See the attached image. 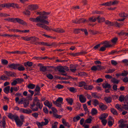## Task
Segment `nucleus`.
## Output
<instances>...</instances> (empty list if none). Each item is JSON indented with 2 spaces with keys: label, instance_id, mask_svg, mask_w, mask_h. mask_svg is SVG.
I'll return each instance as SVG.
<instances>
[{
  "label": "nucleus",
  "instance_id": "obj_1",
  "mask_svg": "<svg viewBox=\"0 0 128 128\" xmlns=\"http://www.w3.org/2000/svg\"><path fill=\"white\" fill-rule=\"evenodd\" d=\"M36 14L39 16L36 18H30L29 19L30 20L33 22H36V26L42 28L47 30H51V29L48 26L49 22L46 20L48 18V15L50 14L51 12H46L45 11H36Z\"/></svg>",
  "mask_w": 128,
  "mask_h": 128
},
{
  "label": "nucleus",
  "instance_id": "obj_2",
  "mask_svg": "<svg viewBox=\"0 0 128 128\" xmlns=\"http://www.w3.org/2000/svg\"><path fill=\"white\" fill-rule=\"evenodd\" d=\"M30 108L33 111H37L38 110V107L41 110L43 107V105L41 106V108H40V106L38 105H37V104L34 102L31 103L30 104Z\"/></svg>",
  "mask_w": 128,
  "mask_h": 128
},
{
  "label": "nucleus",
  "instance_id": "obj_3",
  "mask_svg": "<svg viewBox=\"0 0 128 128\" xmlns=\"http://www.w3.org/2000/svg\"><path fill=\"white\" fill-rule=\"evenodd\" d=\"M44 122H37L36 124L38 125V128H42L43 126L47 125L49 122V121L47 119H44Z\"/></svg>",
  "mask_w": 128,
  "mask_h": 128
},
{
  "label": "nucleus",
  "instance_id": "obj_4",
  "mask_svg": "<svg viewBox=\"0 0 128 128\" xmlns=\"http://www.w3.org/2000/svg\"><path fill=\"white\" fill-rule=\"evenodd\" d=\"M27 8L28 9L31 11H33L38 10L39 8V6L37 4H30L29 5Z\"/></svg>",
  "mask_w": 128,
  "mask_h": 128
},
{
  "label": "nucleus",
  "instance_id": "obj_5",
  "mask_svg": "<svg viewBox=\"0 0 128 128\" xmlns=\"http://www.w3.org/2000/svg\"><path fill=\"white\" fill-rule=\"evenodd\" d=\"M63 99L61 97H59L55 101H53V103L56 106L61 107Z\"/></svg>",
  "mask_w": 128,
  "mask_h": 128
},
{
  "label": "nucleus",
  "instance_id": "obj_6",
  "mask_svg": "<svg viewBox=\"0 0 128 128\" xmlns=\"http://www.w3.org/2000/svg\"><path fill=\"white\" fill-rule=\"evenodd\" d=\"M51 30L52 31L58 32L59 33H62L65 32L64 30L62 28H53V29H51Z\"/></svg>",
  "mask_w": 128,
  "mask_h": 128
},
{
  "label": "nucleus",
  "instance_id": "obj_7",
  "mask_svg": "<svg viewBox=\"0 0 128 128\" xmlns=\"http://www.w3.org/2000/svg\"><path fill=\"white\" fill-rule=\"evenodd\" d=\"M20 112L28 114H29L32 112V110L30 109H25L23 108H20Z\"/></svg>",
  "mask_w": 128,
  "mask_h": 128
},
{
  "label": "nucleus",
  "instance_id": "obj_8",
  "mask_svg": "<svg viewBox=\"0 0 128 128\" xmlns=\"http://www.w3.org/2000/svg\"><path fill=\"white\" fill-rule=\"evenodd\" d=\"M87 52L85 51H82L76 53H69V55L71 56H76L79 55H82V54H86Z\"/></svg>",
  "mask_w": 128,
  "mask_h": 128
},
{
  "label": "nucleus",
  "instance_id": "obj_9",
  "mask_svg": "<svg viewBox=\"0 0 128 128\" xmlns=\"http://www.w3.org/2000/svg\"><path fill=\"white\" fill-rule=\"evenodd\" d=\"M8 117L9 118L13 120H14L15 121L16 120L18 116L17 115L13 114L12 113H9L8 115Z\"/></svg>",
  "mask_w": 128,
  "mask_h": 128
},
{
  "label": "nucleus",
  "instance_id": "obj_10",
  "mask_svg": "<svg viewBox=\"0 0 128 128\" xmlns=\"http://www.w3.org/2000/svg\"><path fill=\"white\" fill-rule=\"evenodd\" d=\"M114 123V120L113 118L110 116L108 118V125L111 127Z\"/></svg>",
  "mask_w": 128,
  "mask_h": 128
},
{
  "label": "nucleus",
  "instance_id": "obj_11",
  "mask_svg": "<svg viewBox=\"0 0 128 128\" xmlns=\"http://www.w3.org/2000/svg\"><path fill=\"white\" fill-rule=\"evenodd\" d=\"M52 110L53 112V114L54 117L57 118H60L62 117L61 116L58 115L56 114L57 110L56 109L54 108H52Z\"/></svg>",
  "mask_w": 128,
  "mask_h": 128
},
{
  "label": "nucleus",
  "instance_id": "obj_12",
  "mask_svg": "<svg viewBox=\"0 0 128 128\" xmlns=\"http://www.w3.org/2000/svg\"><path fill=\"white\" fill-rule=\"evenodd\" d=\"M19 89V86H14V87H11L10 90V92L11 93V95H13L14 94L13 92V90L17 92L18 91Z\"/></svg>",
  "mask_w": 128,
  "mask_h": 128
},
{
  "label": "nucleus",
  "instance_id": "obj_13",
  "mask_svg": "<svg viewBox=\"0 0 128 128\" xmlns=\"http://www.w3.org/2000/svg\"><path fill=\"white\" fill-rule=\"evenodd\" d=\"M38 66L40 67V71L44 72L46 71L47 69L46 66H44L41 64H38Z\"/></svg>",
  "mask_w": 128,
  "mask_h": 128
},
{
  "label": "nucleus",
  "instance_id": "obj_14",
  "mask_svg": "<svg viewBox=\"0 0 128 128\" xmlns=\"http://www.w3.org/2000/svg\"><path fill=\"white\" fill-rule=\"evenodd\" d=\"M5 116H3L2 120L0 121V126L2 127L3 128H6V122Z\"/></svg>",
  "mask_w": 128,
  "mask_h": 128
},
{
  "label": "nucleus",
  "instance_id": "obj_15",
  "mask_svg": "<svg viewBox=\"0 0 128 128\" xmlns=\"http://www.w3.org/2000/svg\"><path fill=\"white\" fill-rule=\"evenodd\" d=\"M35 102H36V104H37V105H38L40 106V108L41 107V106H42V105H43L42 103H40V100L38 99L37 96H36L34 98L33 101L32 102L35 103Z\"/></svg>",
  "mask_w": 128,
  "mask_h": 128
},
{
  "label": "nucleus",
  "instance_id": "obj_16",
  "mask_svg": "<svg viewBox=\"0 0 128 128\" xmlns=\"http://www.w3.org/2000/svg\"><path fill=\"white\" fill-rule=\"evenodd\" d=\"M17 125L19 127H20L22 126L23 124L24 121H21L19 119V117L17 118V120L15 121Z\"/></svg>",
  "mask_w": 128,
  "mask_h": 128
},
{
  "label": "nucleus",
  "instance_id": "obj_17",
  "mask_svg": "<svg viewBox=\"0 0 128 128\" xmlns=\"http://www.w3.org/2000/svg\"><path fill=\"white\" fill-rule=\"evenodd\" d=\"M16 22L24 26H27V23L26 22L19 18H16Z\"/></svg>",
  "mask_w": 128,
  "mask_h": 128
},
{
  "label": "nucleus",
  "instance_id": "obj_18",
  "mask_svg": "<svg viewBox=\"0 0 128 128\" xmlns=\"http://www.w3.org/2000/svg\"><path fill=\"white\" fill-rule=\"evenodd\" d=\"M79 99L82 103H84L86 101V98L85 96L82 95H80L79 96Z\"/></svg>",
  "mask_w": 128,
  "mask_h": 128
},
{
  "label": "nucleus",
  "instance_id": "obj_19",
  "mask_svg": "<svg viewBox=\"0 0 128 128\" xmlns=\"http://www.w3.org/2000/svg\"><path fill=\"white\" fill-rule=\"evenodd\" d=\"M99 107L100 109L102 111L106 110L108 108L107 106L106 105L102 103H100Z\"/></svg>",
  "mask_w": 128,
  "mask_h": 128
},
{
  "label": "nucleus",
  "instance_id": "obj_20",
  "mask_svg": "<svg viewBox=\"0 0 128 128\" xmlns=\"http://www.w3.org/2000/svg\"><path fill=\"white\" fill-rule=\"evenodd\" d=\"M18 64H14L8 65L9 68L14 70L17 69V67L18 66Z\"/></svg>",
  "mask_w": 128,
  "mask_h": 128
},
{
  "label": "nucleus",
  "instance_id": "obj_21",
  "mask_svg": "<svg viewBox=\"0 0 128 128\" xmlns=\"http://www.w3.org/2000/svg\"><path fill=\"white\" fill-rule=\"evenodd\" d=\"M44 105L48 106L49 108H50L52 106L51 102H49L48 100H46L44 102Z\"/></svg>",
  "mask_w": 128,
  "mask_h": 128
},
{
  "label": "nucleus",
  "instance_id": "obj_22",
  "mask_svg": "<svg viewBox=\"0 0 128 128\" xmlns=\"http://www.w3.org/2000/svg\"><path fill=\"white\" fill-rule=\"evenodd\" d=\"M97 20H98V23L103 22L105 20V18L103 17H100L99 16L96 17Z\"/></svg>",
  "mask_w": 128,
  "mask_h": 128
},
{
  "label": "nucleus",
  "instance_id": "obj_23",
  "mask_svg": "<svg viewBox=\"0 0 128 128\" xmlns=\"http://www.w3.org/2000/svg\"><path fill=\"white\" fill-rule=\"evenodd\" d=\"M118 122L120 124L119 126L121 128H124L126 126V124H124V120H121L118 121Z\"/></svg>",
  "mask_w": 128,
  "mask_h": 128
},
{
  "label": "nucleus",
  "instance_id": "obj_24",
  "mask_svg": "<svg viewBox=\"0 0 128 128\" xmlns=\"http://www.w3.org/2000/svg\"><path fill=\"white\" fill-rule=\"evenodd\" d=\"M19 98L17 97H16L15 99V101L16 103H17L18 104H23V99L22 98H21L20 100H19Z\"/></svg>",
  "mask_w": 128,
  "mask_h": 128
},
{
  "label": "nucleus",
  "instance_id": "obj_25",
  "mask_svg": "<svg viewBox=\"0 0 128 128\" xmlns=\"http://www.w3.org/2000/svg\"><path fill=\"white\" fill-rule=\"evenodd\" d=\"M104 100L106 103H109L111 102L112 98L110 96H106L104 98Z\"/></svg>",
  "mask_w": 128,
  "mask_h": 128
},
{
  "label": "nucleus",
  "instance_id": "obj_26",
  "mask_svg": "<svg viewBox=\"0 0 128 128\" xmlns=\"http://www.w3.org/2000/svg\"><path fill=\"white\" fill-rule=\"evenodd\" d=\"M94 88V87L92 85H88L86 84L84 87V88L86 90H91Z\"/></svg>",
  "mask_w": 128,
  "mask_h": 128
},
{
  "label": "nucleus",
  "instance_id": "obj_27",
  "mask_svg": "<svg viewBox=\"0 0 128 128\" xmlns=\"http://www.w3.org/2000/svg\"><path fill=\"white\" fill-rule=\"evenodd\" d=\"M92 104L94 106H96L98 105H100L99 102L96 99H94L92 100Z\"/></svg>",
  "mask_w": 128,
  "mask_h": 128
},
{
  "label": "nucleus",
  "instance_id": "obj_28",
  "mask_svg": "<svg viewBox=\"0 0 128 128\" xmlns=\"http://www.w3.org/2000/svg\"><path fill=\"white\" fill-rule=\"evenodd\" d=\"M38 38L35 36L29 37V41L30 40L31 42L33 43L38 40Z\"/></svg>",
  "mask_w": 128,
  "mask_h": 128
},
{
  "label": "nucleus",
  "instance_id": "obj_29",
  "mask_svg": "<svg viewBox=\"0 0 128 128\" xmlns=\"http://www.w3.org/2000/svg\"><path fill=\"white\" fill-rule=\"evenodd\" d=\"M61 43H57L55 42H50V46H54L55 48L57 47H59Z\"/></svg>",
  "mask_w": 128,
  "mask_h": 128
},
{
  "label": "nucleus",
  "instance_id": "obj_30",
  "mask_svg": "<svg viewBox=\"0 0 128 128\" xmlns=\"http://www.w3.org/2000/svg\"><path fill=\"white\" fill-rule=\"evenodd\" d=\"M10 90V86H8L4 88V91L6 94H8Z\"/></svg>",
  "mask_w": 128,
  "mask_h": 128
},
{
  "label": "nucleus",
  "instance_id": "obj_31",
  "mask_svg": "<svg viewBox=\"0 0 128 128\" xmlns=\"http://www.w3.org/2000/svg\"><path fill=\"white\" fill-rule=\"evenodd\" d=\"M119 16L121 17L126 18L128 17V14L124 12H122L119 14Z\"/></svg>",
  "mask_w": 128,
  "mask_h": 128
},
{
  "label": "nucleus",
  "instance_id": "obj_32",
  "mask_svg": "<svg viewBox=\"0 0 128 128\" xmlns=\"http://www.w3.org/2000/svg\"><path fill=\"white\" fill-rule=\"evenodd\" d=\"M24 64L26 67H27V66L31 67L32 65L33 62H32L28 61L26 62H24Z\"/></svg>",
  "mask_w": 128,
  "mask_h": 128
},
{
  "label": "nucleus",
  "instance_id": "obj_33",
  "mask_svg": "<svg viewBox=\"0 0 128 128\" xmlns=\"http://www.w3.org/2000/svg\"><path fill=\"white\" fill-rule=\"evenodd\" d=\"M110 42L109 41H105L103 42L102 44H104V45L107 48L111 46V45L110 44Z\"/></svg>",
  "mask_w": 128,
  "mask_h": 128
},
{
  "label": "nucleus",
  "instance_id": "obj_34",
  "mask_svg": "<svg viewBox=\"0 0 128 128\" xmlns=\"http://www.w3.org/2000/svg\"><path fill=\"white\" fill-rule=\"evenodd\" d=\"M18 65L17 67V69L20 71H22L25 70V68L22 64H18Z\"/></svg>",
  "mask_w": 128,
  "mask_h": 128
},
{
  "label": "nucleus",
  "instance_id": "obj_35",
  "mask_svg": "<svg viewBox=\"0 0 128 128\" xmlns=\"http://www.w3.org/2000/svg\"><path fill=\"white\" fill-rule=\"evenodd\" d=\"M108 114L106 113H104L102 114L99 117L100 119H104L106 118L108 116Z\"/></svg>",
  "mask_w": 128,
  "mask_h": 128
},
{
  "label": "nucleus",
  "instance_id": "obj_36",
  "mask_svg": "<svg viewBox=\"0 0 128 128\" xmlns=\"http://www.w3.org/2000/svg\"><path fill=\"white\" fill-rule=\"evenodd\" d=\"M66 100L70 105H71L72 104L73 102V100L72 98H67L66 99Z\"/></svg>",
  "mask_w": 128,
  "mask_h": 128
},
{
  "label": "nucleus",
  "instance_id": "obj_37",
  "mask_svg": "<svg viewBox=\"0 0 128 128\" xmlns=\"http://www.w3.org/2000/svg\"><path fill=\"white\" fill-rule=\"evenodd\" d=\"M96 17L92 16L88 18V20L90 22H94L96 20Z\"/></svg>",
  "mask_w": 128,
  "mask_h": 128
},
{
  "label": "nucleus",
  "instance_id": "obj_38",
  "mask_svg": "<svg viewBox=\"0 0 128 128\" xmlns=\"http://www.w3.org/2000/svg\"><path fill=\"white\" fill-rule=\"evenodd\" d=\"M110 111L113 114L116 116L118 115V112L115 109L113 108H111L110 109Z\"/></svg>",
  "mask_w": 128,
  "mask_h": 128
},
{
  "label": "nucleus",
  "instance_id": "obj_39",
  "mask_svg": "<svg viewBox=\"0 0 128 128\" xmlns=\"http://www.w3.org/2000/svg\"><path fill=\"white\" fill-rule=\"evenodd\" d=\"M4 8L6 7L8 8L10 7H12V3H8L4 4Z\"/></svg>",
  "mask_w": 128,
  "mask_h": 128
},
{
  "label": "nucleus",
  "instance_id": "obj_40",
  "mask_svg": "<svg viewBox=\"0 0 128 128\" xmlns=\"http://www.w3.org/2000/svg\"><path fill=\"white\" fill-rule=\"evenodd\" d=\"M111 81L115 84H118L120 82V80H118L115 78H113L112 79Z\"/></svg>",
  "mask_w": 128,
  "mask_h": 128
},
{
  "label": "nucleus",
  "instance_id": "obj_41",
  "mask_svg": "<svg viewBox=\"0 0 128 128\" xmlns=\"http://www.w3.org/2000/svg\"><path fill=\"white\" fill-rule=\"evenodd\" d=\"M36 85L32 84L30 83L27 86V87L28 88L33 89L35 87Z\"/></svg>",
  "mask_w": 128,
  "mask_h": 128
},
{
  "label": "nucleus",
  "instance_id": "obj_42",
  "mask_svg": "<svg viewBox=\"0 0 128 128\" xmlns=\"http://www.w3.org/2000/svg\"><path fill=\"white\" fill-rule=\"evenodd\" d=\"M102 86L103 88H110L111 87V86L110 84L108 83L104 84H102Z\"/></svg>",
  "mask_w": 128,
  "mask_h": 128
},
{
  "label": "nucleus",
  "instance_id": "obj_43",
  "mask_svg": "<svg viewBox=\"0 0 128 128\" xmlns=\"http://www.w3.org/2000/svg\"><path fill=\"white\" fill-rule=\"evenodd\" d=\"M70 70L72 72H75L76 70V68L73 65H70Z\"/></svg>",
  "mask_w": 128,
  "mask_h": 128
},
{
  "label": "nucleus",
  "instance_id": "obj_44",
  "mask_svg": "<svg viewBox=\"0 0 128 128\" xmlns=\"http://www.w3.org/2000/svg\"><path fill=\"white\" fill-rule=\"evenodd\" d=\"M96 66V69L97 70H103L105 69V67L104 66H101L97 65L95 66Z\"/></svg>",
  "mask_w": 128,
  "mask_h": 128
},
{
  "label": "nucleus",
  "instance_id": "obj_45",
  "mask_svg": "<svg viewBox=\"0 0 128 128\" xmlns=\"http://www.w3.org/2000/svg\"><path fill=\"white\" fill-rule=\"evenodd\" d=\"M69 90L70 92L74 93L76 92L77 91V89L73 87H70Z\"/></svg>",
  "mask_w": 128,
  "mask_h": 128
},
{
  "label": "nucleus",
  "instance_id": "obj_46",
  "mask_svg": "<svg viewBox=\"0 0 128 128\" xmlns=\"http://www.w3.org/2000/svg\"><path fill=\"white\" fill-rule=\"evenodd\" d=\"M121 106V105L117 104L115 105V107L118 110L120 111H122V108L120 107Z\"/></svg>",
  "mask_w": 128,
  "mask_h": 128
},
{
  "label": "nucleus",
  "instance_id": "obj_47",
  "mask_svg": "<svg viewBox=\"0 0 128 128\" xmlns=\"http://www.w3.org/2000/svg\"><path fill=\"white\" fill-rule=\"evenodd\" d=\"M86 84L84 82L82 81L79 82L78 86L80 87H82L84 86V88L85 86H86Z\"/></svg>",
  "mask_w": 128,
  "mask_h": 128
},
{
  "label": "nucleus",
  "instance_id": "obj_48",
  "mask_svg": "<svg viewBox=\"0 0 128 128\" xmlns=\"http://www.w3.org/2000/svg\"><path fill=\"white\" fill-rule=\"evenodd\" d=\"M80 117L79 116H74L73 118V121L74 122H76L80 120Z\"/></svg>",
  "mask_w": 128,
  "mask_h": 128
},
{
  "label": "nucleus",
  "instance_id": "obj_49",
  "mask_svg": "<svg viewBox=\"0 0 128 128\" xmlns=\"http://www.w3.org/2000/svg\"><path fill=\"white\" fill-rule=\"evenodd\" d=\"M119 2L118 0H115L113 2L111 1V6H114L118 4Z\"/></svg>",
  "mask_w": 128,
  "mask_h": 128
},
{
  "label": "nucleus",
  "instance_id": "obj_50",
  "mask_svg": "<svg viewBox=\"0 0 128 128\" xmlns=\"http://www.w3.org/2000/svg\"><path fill=\"white\" fill-rule=\"evenodd\" d=\"M87 21L85 19L83 18H80L78 20V24H80L82 23H84Z\"/></svg>",
  "mask_w": 128,
  "mask_h": 128
},
{
  "label": "nucleus",
  "instance_id": "obj_51",
  "mask_svg": "<svg viewBox=\"0 0 128 128\" xmlns=\"http://www.w3.org/2000/svg\"><path fill=\"white\" fill-rule=\"evenodd\" d=\"M1 60L2 63L3 64L6 65L8 63V61L6 60L2 59Z\"/></svg>",
  "mask_w": 128,
  "mask_h": 128
},
{
  "label": "nucleus",
  "instance_id": "obj_52",
  "mask_svg": "<svg viewBox=\"0 0 128 128\" xmlns=\"http://www.w3.org/2000/svg\"><path fill=\"white\" fill-rule=\"evenodd\" d=\"M83 108L84 110L86 112V113H88L89 111L88 110L86 105V104H84L83 105Z\"/></svg>",
  "mask_w": 128,
  "mask_h": 128
},
{
  "label": "nucleus",
  "instance_id": "obj_53",
  "mask_svg": "<svg viewBox=\"0 0 128 128\" xmlns=\"http://www.w3.org/2000/svg\"><path fill=\"white\" fill-rule=\"evenodd\" d=\"M92 114L93 115H95L97 113V110L95 108H92L91 111Z\"/></svg>",
  "mask_w": 128,
  "mask_h": 128
},
{
  "label": "nucleus",
  "instance_id": "obj_54",
  "mask_svg": "<svg viewBox=\"0 0 128 128\" xmlns=\"http://www.w3.org/2000/svg\"><path fill=\"white\" fill-rule=\"evenodd\" d=\"M128 74V72L126 70H124L123 72H122L121 73L122 76H126Z\"/></svg>",
  "mask_w": 128,
  "mask_h": 128
},
{
  "label": "nucleus",
  "instance_id": "obj_55",
  "mask_svg": "<svg viewBox=\"0 0 128 128\" xmlns=\"http://www.w3.org/2000/svg\"><path fill=\"white\" fill-rule=\"evenodd\" d=\"M58 70L59 72L62 73H64L65 72V68L62 67H60L58 68Z\"/></svg>",
  "mask_w": 128,
  "mask_h": 128
},
{
  "label": "nucleus",
  "instance_id": "obj_56",
  "mask_svg": "<svg viewBox=\"0 0 128 128\" xmlns=\"http://www.w3.org/2000/svg\"><path fill=\"white\" fill-rule=\"evenodd\" d=\"M23 13L26 15H30V10H26L23 12Z\"/></svg>",
  "mask_w": 128,
  "mask_h": 128
},
{
  "label": "nucleus",
  "instance_id": "obj_57",
  "mask_svg": "<svg viewBox=\"0 0 128 128\" xmlns=\"http://www.w3.org/2000/svg\"><path fill=\"white\" fill-rule=\"evenodd\" d=\"M46 76L50 80H52L54 78V77L52 75L50 74H46Z\"/></svg>",
  "mask_w": 128,
  "mask_h": 128
},
{
  "label": "nucleus",
  "instance_id": "obj_58",
  "mask_svg": "<svg viewBox=\"0 0 128 128\" xmlns=\"http://www.w3.org/2000/svg\"><path fill=\"white\" fill-rule=\"evenodd\" d=\"M18 83L20 84L23 82L24 80L22 78H17L16 79Z\"/></svg>",
  "mask_w": 128,
  "mask_h": 128
},
{
  "label": "nucleus",
  "instance_id": "obj_59",
  "mask_svg": "<svg viewBox=\"0 0 128 128\" xmlns=\"http://www.w3.org/2000/svg\"><path fill=\"white\" fill-rule=\"evenodd\" d=\"M124 98V95H122L119 97L118 100L120 102H122L125 99Z\"/></svg>",
  "mask_w": 128,
  "mask_h": 128
},
{
  "label": "nucleus",
  "instance_id": "obj_60",
  "mask_svg": "<svg viewBox=\"0 0 128 128\" xmlns=\"http://www.w3.org/2000/svg\"><path fill=\"white\" fill-rule=\"evenodd\" d=\"M80 32V29L76 28L74 29L73 32L75 34H78Z\"/></svg>",
  "mask_w": 128,
  "mask_h": 128
},
{
  "label": "nucleus",
  "instance_id": "obj_61",
  "mask_svg": "<svg viewBox=\"0 0 128 128\" xmlns=\"http://www.w3.org/2000/svg\"><path fill=\"white\" fill-rule=\"evenodd\" d=\"M10 15L8 14H6L4 13H0V16L1 17H7L10 16Z\"/></svg>",
  "mask_w": 128,
  "mask_h": 128
},
{
  "label": "nucleus",
  "instance_id": "obj_62",
  "mask_svg": "<svg viewBox=\"0 0 128 128\" xmlns=\"http://www.w3.org/2000/svg\"><path fill=\"white\" fill-rule=\"evenodd\" d=\"M122 108L128 111V105L126 104H122Z\"/></svg>",
  "mask_w": 128,
  "mask_h": 128
},
{
  "label": "nucleus",
  "instance_id": "obj_63",
  "mask_svg": "<svg viewBox=\"0 0 128 128\" xmlns=\"http://www.w3.org/2000/svg\"><path fill=\"white\" fill-rule=\"evenodd\" d=\"M12 7L16 8H20L18 5V4L13 3H12Z\"/></svg>",
  "mask_w": 128,
  "mask_h": 128
},
{
  "label": "nucleus",
  "instance_id": "obj_64",
  "mask_svg": "<svg viewBox=\"0 0 128 128\" xmlns=\"http://www.w3.org/2000/svg\"><path fill=\"white\" fill-rule=\"evenodd\" d=\"M58 123L57 122H56L52 124V128H57Z\"/></svg>",
  "mask_w": 128,
  "mask_h": 128
}]
</instances>
